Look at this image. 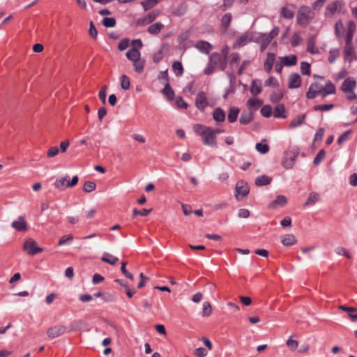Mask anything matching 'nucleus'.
<instances>
[{
    "label": "nucleus",
    "mask_w": 357,
    "mask_h": 357,
    "mask_svg": "<svg viewBox=\"0 0 357 357\" xmlns=\"http://www.w3.org/2000/svg\"><path fill=\"white\" fill-rule=\"evenodd\" d=\"M315 13L312 8L307 6H301L298 8L296 15V22L298 24L307 26L314 19Z\"/></svg>",
    "instance_id": "1"
},
{
    "label": "nucleus",
    "mask_w": 357,
    "mask_h": 357,
    "mask_svg": "<svg viewBox=\"0 0 357 357\" xmlns=\"http://www.w3.org/2000/svg\"><path fill=\"white\" fill-rule=\"evenodd\" d=\"M226 65L225 59H223L218 53H213L210 56V62L204 70V73L206 75L211 74L217 67H219L221 70H224Z\"/></svg>",
    "instance_id": "2"
},
{
    "label": "nucleus",
    "mask_w": 357,
    "mask_h": 357,
    "mask_svg": "<svg viewBox=\"0 0 357 357\" xmlns=\"http://www.w3.org/2000/svg\"><path fill=\"white\" fill-rule=\"evenodd\" d=\"M298 151L296 149H289L284 153V159L282 165L287 169H291L298 155Z\"/></svg>",
    "instance_id": "3"
},
{
    "label": "nucleus",
    "mask_w": 357,
    "mask_h": 357,
    "mask_svg": "<svg viewBox=\"0 0 357 357\" xmlns=\"http://www.w3.org/2000/svg\"><path fill=\"white\" fill-rule=\"evenodd\" d=\"M250 192V188L244 181L237 182L235 188V197L237 200H241L248 196Z\"/></svg>",
    "instance_id": "4"
},
{
    "label": "nucleus",
    "mask_w": 357,
    "mask_h": 357,
    "mask_svg": "<svg viewBox=\"0 0 357 357\" xmlns=\"http://www.w3.org/2000/svg\"><path fill=\"white\" fill-rule=\"evenodd\" d=\"M23 249L28 255H34L43 252V248L37 245L36 241L32 238H27L23 245Z\"/></svg>",
    "instance_id": "5"
},
{
    "label": "nucleus",
    "mask_w": 357,
    "mask_h": 357,
    "mask_svg": "<svg viewBox=\"0 0 357 357\" xmlns=\"http://www.w3.org/2000/svg\"><path fill=\"white\" fill-rule=\"evenodd\" d=\"M324 86L318 82L312 83L308 91L307 92L306 96L309 99L315 98L317 95H321L323 96Z\"/></svg>",
    "instance_id": "6"
},
{
    "label": "nucleus",
    "mask_w": 357,
    "mask_h": 357,
    "mask_svg": "<svg viewBox=\"0 0 357 357\" xmlns=\"http://www.w3.org/2000/svg\"><path fill=\"white\" fill-rule=\"evenodd\" d=\"M202 139L205 145L210 146H215L217 145L216 138L214 137V133L212 129L208 128L205 131L202 132Z\"/></svg>",
    "instance_id": "7"
},
{
    "label": "nucleus",
    "mask_w": 357,
    "mask_h": 357,
    "mask_svg": "<svg viewBox=\"0 0 357 357\" xmlns=\"http://www.w3.org/2000/svg\"><path fill=\"white\" fill-rule=\"evenodd\" d=\"M208 105V102L206 99V93L203 91L199 92L195 99V106L201 111H204V109Z\"/></svg>",
    "instance_id": "8"
},
{
    "label": "nucleus",
    "mask_w": 357,
    "mask_h": 357,
    "mask_svg": "<svg viewBox=\"0 0 357 357\" xmlns=\"http://www.w3.org/2000/svg\"><path fill=\"white\" fill-rule=\"evenodd\" d=\"M12 227L18 231H26L27 223L23 216H19L17 219L12 222Z\"/></svg>",
    "instance_id": "9"
},
{
    "label": "nucleus",
    "mask_w": 357,
    "mask_h": 357,
    "mask_svg": "<svg viewBox=\"0 0 357 357\" xmlns=\"http://www.w3.org/2000/svg\"><path fill=\"white\" fill-rule=\"evenodd\" d=\"M301 84V76L297 73H291L289 76L288 86L289 89H296Z\"/></svg>",
    "instance_id": "10"
},
{
    "label": "nucleus",
    "mask_w": 357,
    "mask_h": 357,
    "mask_svg": "<svg viewBox=\"0 0 357 357\" xmlns=\"http://www.w3.org/2000/svg\"><path fill=\"white\" fill-rule=\"evenodd\" d=\"M344 56L345 60L351 62L355 57V51L353 44H345L344 48Z\"/></svg>",
    "instance_id": "11"
},
{
    "label": "nucleus",
    "mask_w": 357,
    "mask_h": 357,
    "mask_svg": "<svg viewBox=\"0 0 357 357\" xmlns=\"http://www.w3.org/2000/svg\"><path fill=\"white\" fill-rule=\"evenodd\" d=\"M66 328L63 326H55L48 329L47 334L51 338L56 337L65 332Z\"/></svg>",
    "instance_id": "12"
},
{
    "label": "nucleus",
    "mask_w": 357,
    "mask_h": 357,
    "mask_svg": "<svg viewBox=\"0 0 357 357\" xmlns=\"http://www.w3.org/2000/svg\"><path fill=\"white\" fill-rule=\"evenodd\" d=\"M287 202V199L284 195H278L275 200L271 202L268 204V208H275L278 206H283Z\"/></svg>",
    "instance_id": "13"
},
{
    "label": "nucleus",
    "mask_w": 357,
    "mask_h": 357,
    "mask_svg": "<svg viewBox=\"0 0 357 357\" xmlns=\"http://www.w3.org/2000/svg\"><path fill=\"white\" fill-rule=\"evenodd\" d=\"M290 6L292 8L294 7V5L287 4L282 7L280 9L281 16L287 20L292 19L294 15V11L290 8Z\"/></svg>",
    "instance_id": "14"
},
{
    "label": "nucleus",
    "mask_w": 357,
    "mask_h": 357,
    "mask_svg": "<svg viewBox=\"0 0 357 357\" xmlns=\"http://www.w3.org/2000/svg\"><path fill=\"white\" fill-rule=\"evenodd\" d=\"M356 82L354 79L347 78L342 83L341 89L344 93L351 92L356 87Z\"/></svg>",
    "instance_id": "15"
},
{
    "label": "nucleus",
    "mask_w": 357,
    "mask_h": 357,
    "mask_svg": "<svg viewBox=\"0 0 357 357\" xmlns=\"http://www.w3.org/2000/svg\"><path fill=\"white\" fill-rule=\"evenodd\" d=\"M356 30V25L354 22H349L348 24V29L346 35V43L353 44V37Z\"/></svg>",
    "instance_id": "16"
},
{
    "label": "nucleus",
    "mask_w": 357,
    "mask_h": 357,
    "mask_svg": "<svg viewBox=\"0 0 357 357\" xmlns=\"http://www.w3.org/2000/svg\"><path fill=\"white\" fill-rule=\"evenodd\" d=\"M126 57L130 61H133L141 58L139 50L136 47H132L126 52Z\"/></svg>",
    "instance_id": "17"
},
{
    "label": "nucleus",
    "mask_w": 357,
    "mask_h": 357,
    "mask_svg": "<svg viewBox=\"0 0 357 357\" xmlns=\"http://www.w3.org/2000/svg\"><path fill=\"white\" fill-rule=\"evenodd\" d=\"M196 48H197L199 51L208 54L212 49V45L204 40L198 41L195 45Z\"/></svg>",
    "instance_id": "18"
},
{
    "label": "nucleus",
    "mask_w": 357,
    "mask_h": 357,
    "mask_svg": "<svg viewBox=\"0 0 357 357\" xmlns=\"http://www.w3.org/2000/svg\"><path fill=\"white\" fill-rule=\"evenodd\" d=\"M275 54L268 53L266 59L264 62V70L266 72L269 73L271 70V69L273 68V65L275 61Z\"/></svg>",
    "instance_id": "19"
},
{
    "label": "nucleus",
    "mask_w": 357,
    "mask_h": 357,
    "mask_svg": "<svg viewBox=\"0 0 357 357\" xmlns=\"http://www.w3.org/2000/svg\"><path fill=\"white\" fill-rule=\"evenodd\" d=\"M340 6V3L337 1L330 3L326 8V15H333L337 11V8Z\"/></svg>",
    "instance_id": "20"
},
{
    "label": "nucleus",
    "mask_w": 357,
    "mask_h": 357,
    "mask_svg": "<svg viewBox=\"0 0 357 357\" xmlns=\"http://www.w3.org/2000/svg\"><path fill=\"white\" fill-rule=\"evenodd\" d=\"M280 59L282 63L287 66H294L297 62V57L294 54L281 57Z\"/></svg>",
    "instance_id": "21"
},
{
    "label": "nucleus",
    "mask_w": 357,
    "mask_h": 357,
    "mask_svg": "<svg viewBox=\"0 0 357 357\" xmlns=\"http://www.w3.org/2000/svg\"><path fill=\"white\" fill-rule=\"evenodd\" d=\"M282 243L284 246H291L296 243V238L293 234H285L282 237Z\"/></svg>",
    "instance_id": "22"
},
{
    "label": "nucleus",
    "mask_w": 357,
    "mask_h": 357,
    "mask_svg": "<svg viewBox=\"0 0 357 357\" xmlns=\"http://www.w3.org/2000/svg\"><path fill=\"white\" fill-rule=\"evenodd\" d=\"M261 82L259 79H254L252 82L251 87H250V93L256 96L261 92Z\"/></svg>",
    "instance_id": "23"
},
{
    "label": "nucleus",
    "mask_w": 357,
    "mask_h": 357,
    "mask_svg": "<svg viewBox=\"0 0 357 357\" xmlns=\"http://www.w3.org/2000/svg\"><path fill=\"white\" fill-rule=\"evenodd\" d=\"M273 115L276 118L285 119L287 117L285 114V107L282 104L278 105L273 111Z\"/></svg>",
    "instance_id": "24"
},
{
    "label": "nucleus",
    "mask_w": 357,
    "mask_h": 357,
    "mask_svg": "<svg viewBox=\"0 0 357 357\" xmlns=\"http://www.w3.org/2000/svg\"><path fill=\"white\" fill-rule=\"evenodd\" d=\"M167 48L168 47L167 45H162L158 51L154 53L153 60L155 63H157L162 60L164 52L167 50Z\"/></svg>",
    "instance_id": "25"
},
{
    "label": "nucleus",
    "mask_w": 357,
    "mask_h": 357,
    "mask_svg": "<svg viewBox=\"0 0 357 357\" xmlns=\"http://www.w3.org/2000/svg\"><path fill=\"white\" fill-rule=\"evenodd\" d=\"M68 181L66 177L57 178L54 182V187L59 190H64L68 186L66 185Z\"/></svg>",
    "instance_id": "26"
},
{
    "label": "nucleus",
    "mask_w": 357,
    "mask_h": 357,
    "mask_svg": "<svg viewBox=\"0 0 357 357\" xmlns=\"http://www.w3.org/2000/svg\"><path fill=\"white\" fill-rule=\"evenodd\" d=\"M213 119L218 122H222L225 119V113L221 108H216L213 113Z\"/></svg>",
    "instance_id": "27"
},
{
    "label": "nucleus",
    "mask_w": 357,
    "mask_h": 357,
    "mask_svg": "<svg viewBox=\"0 0 357 357\" xmlns=\"http://www.w3.org/2000/svg\"><path fill=\"white\" fill-rule=\"evenodd\" d=\"M262 103L263 102L261 100L252 98H250L248 100L247 106L250 109H257L262 105Z\"/></svg>",
    "instance_id": "28"
},
{
    "label": "nucleus",
    "mask_w": 357,
    "mask_h": 357,
    "mask_svg": "<svg viewBox=\"0 0 357 357\" xmlns=\"http://www.w3.org/2000/svg\"><path fill=\"white\" fill-rule=\"evenodd\" d=\"M164 28V24L160 22H156L148 28V31L151 34H158Z\"/></svg>",
    "instance_id": "29"
},
{
    "label": "nucleus",
    "mask_w": 357,
    "mask_h": 357,
    "mask_svg": "<svg viewBox=\"0 0 357 357\" xmlns=\"http://www.w3.org/2000/svg\"><path fill=\"white\" fill-rule=\"evenodd\" d=\"M132 62V65L134 66L135 70L138 73H141L144 70L145 61L141 58L135 60Z\"/></svg>",
    "instance_id": "30"
},
{
    "label": "nucleus",
    "mask_w": 357,
    "mask_h": 357,
    "mask_svg": "<svg viewBox=\"0 0 357 357\" xmlns=\"http://www.w3.org/2000/svg\"><path fill=\"white\" fill-rule=\"evenodd\" d=\"M231 18H232V16H231V13H226L222 17L221 25H222V27L224 29L225 32L227 31V30L229 26V24L231 21Z\"/></svg>",
    "instance_id": "31"
},
{
    "label": "nucleus",
    "mask_w": 357,
    "mask_h": 357,
    "mask_svg": "<svg viewBox=\"0 0 357 357\" xmlns=\"http://www.w3.org/2000/svg\"><path fill=\"white\" fill-rule=\"evenodd\" d=\"M101 260L110 265H114L119 259L116 257H114L109 253H104L101 257Z\"/></svg>",
    "instance_id": "32"
},
{
    "label": "nucleus",
    "mask_w": 357,
    "mask_h": 357,
    "mask_svg": "<svg viewBox=\"0 0 357 357\" xmlns=\"http://www.w3.org/2000/svg\"><path fill=\"white\" fill-rule=\"evenodd\" d=\"M238 113H239V109L236 107H231L229 112V114H228V121L230 122V123H234L236 121L237 119V117H238Z\"/></svg>",
    "instance_id": "33"
},
{
    "label": "nucleus",
    "mask_w": 357,
    "mask_h": 357,
    "mask_svg": "<svg viewBox=\"0 0 357 357\" xmlns=\"http://www.w3.org/2000/svg\"><path fill=\"white\" fill-rule=\"evenodd\" d=\"M159 14H160L159 10L152 11L142 20V23L144 24H147L152 22L159 15Z\"/></svg>",
    "instance_id": "34"
},
{
    "label": "nucleus",
    "mask_w": 357,
    "mask_h": 357,
    "mask_svg": "<svg viewBox=\"0 0 357 357\" xmlns=\"http://www.w3.org/2000/svg\"><path fill=\"white\" fill-rule=\"evenodd\" d=\"M271 178L267 176L263 175L256 178L255 184L257 186H263L270 184Z\"/></svg>",
    "instance_id": "35"
},
{
    "label": "nucleus",
    "mask_w": 357,
    "mask_h": 357,
    "mask_svg": "<svg viewBox=\"0 0 357 357\" xmlns=\"http://www.w3.org/2000/svg\"><path fill=\"white\" fill-rule=\"evenodd\" d=\"M307 51L311 54H316L318 52V50L315 48V40L313 36H310L308 38Z\"/></svg>",
    "instance_id": "36"
},
{
    "label": "nucleus",
    "mask_w": 357,
    "mask_h": 357,
    "mask_svg": "<svg viewBox=\"0 0 357 357\" xmlns=\"http://www.w3.org/2000/svg\"><path fill=\"white\" fill-rule=\"evenodd\" d=\"M249 41L248 34L243 33L239 36L234 44V47H238L245 45Z\"/></svg>",
    "instance_id": "37"
},
{
    "label": "nucleus",
    "mask_w": 357,
    "mask_h": 357,
    "mask_svg": "<svg viewBox=\"0 0 357 357\" xmlns=\"http://www.w3.org/2000/svg\"><path fill=\"white\" fill-rule=\"evenodd\" d=\"M252 119V114L251 112H243L240 116L239 122L243 125L249 123Z\"/></svg>",
    "instance_id": "38"
},
{
    "label": "nucleus",
    "mask_w": 357,
    "mask_h": 357,
    "mask_svg": "<svg viewBox=\"0 0 357 357\" xmlns=\"http://www.w3.org/2000/svg\"><path fill=\"white\" fill-rule=\"evenodd\" d=\"M335 93V87L333 83L328 82L325 86H324L323 97H326L329 94Z\"/></svg>",
    "instance_id": "39"
},
{
    "label": "nucleus",
    "mask_w": 357,
    "mask_h": 357,
    "mask_svg": "<svg viewBox=\"0 0 357 357\" xmlns=\"http://www.w3.org/2000/svg\"><path fill=\"white\" fill-rule=\"evenodd\" d=\"M320 199V195L317 192H311L305 203V206H309L315 204Z\"/></svg>",
    "instance_id": "40"
},
{
    "label": "nucleus",
    "mask_w": 357,
    "mask_h": 357,
    "mask_svg": "<svg viewBox=\"0 0 357 357\" xmlns=\"http://www.w3.org/2000/svg\"><path fill=\"white\" fill-rule=\"evenodd\" d=\"M96 188V184L93 181H86L83 186V190L86 192L89 193L95 190Z\"/></svg>",
    "instance_id": "41"
},
{
    "label": "nucleus",
    "mask_w": 357,
    "mask_h": 357,
    "mask_svg": "<svg viewBox=\"0 0 357 357\" xmlns=\"http://www.w3.org/2000/svg\"><path fill=\"white\" fill-rule=\"evenodd\" d=\"M162 93L167 96L169 100H172L174 96V92L170 87L169 84L167 83L165 88L162 89Z\"/></svg>",
    "instance_id": "42"
},
{
    "label": "nucleus",
    "mask_w": 357,
    "mask_h": 357,
    "mask_svg": "<svg viewBox=\"0 0 357 357\" xmlns=\"http://www.w3.org/2000/svg\"><path fill=\"white\" fill-rule=\"evenodd\" d=\"M305 119V114L297 116L296 119H294L291 121V122L290 123V127L295 128V127H297V126L301 125L302 123H303Z\"/></svg>",
    "instance_id": "43"
},
{
    "label": "nucleus",
    "mask_w": 357,
    "mask_h": 357,
    "mask_svg": "<svg viewBox=\"0 0 357 357\" xmlns=\"http://www.w3.org/2000/svg\"><path fill=\"white\" fill-rule=\"evenodd\" d=\"M130 83L129 78L125 75H123L121 76V86L123 90H128L130 89Z\"/></svg>",
    "instance_id": "44"
},
{
    "label": "nucleus",
    "mask_w": 357,
    "mask_h": 357,
    "mask_svg": "<svg viewBox=\"0 0 357 357\" xmlns=\"http://www.w3.org/2000/svg\"><path fill=\"white\" fill-rule=\"evenodd\" d=\"M326 157V152L324 149H321L319 151V152L317 153V155L315 156L313 164L314 165H318L321 163V162Z\"/></svg>",
    "instance_id": "45"
},
{
    "label": "nucleus",
    "mask_w": 357,
    "mask_h": 357,
    "mask_svg": "<svg viewBox=\"0 0 357 357\" xmlns=\"http://www.w3.org/2000/svg\"><path fill=\"white\" fill-rule=\"evenodd\" d=\"M256 149L259 153L265 154L269 151V146L267 144H264L262 142L257 143L256 144Z\"/></svg>",
    "instance_id": "46"
},
{
    "label": "nucleus",
    "mask_w": 357,
    "mask_h": 357,
    "mask_svg": "<svg viewBox=\"0 0 357 357\" xmlns=\"http://www.w3.org/2000/svg\"><path fill=\"white\" fill-rule=\"evenodd\" d=\"M73 240V236L72 234L65 235L60 238L59 241V245L62 246L66 243H70Z\"/></svg>",
    "instance_id": "47"
},
{
    "label": "nucleus",
    "mask_w": 357,
    "mask_h": 357,
    "mask_svg": "<svg viewBox=\"0 0 357 357\" xmlns=\"http://www.w3.org/2000/svg\"><path fill=\"white\" fill-rule=\"evenodd\" d=\"M261 114L265 117H270L273 113V109L270 105H265L261 109Z\"/></svg>",
    "instance_id": "48"
},
{
    "label": "nucleus",
    "mask_w": 357,
    "mask_h": 357,
    "mask_svg": "<svg viewBox=\"0 0 357 357\" xmlns=\"http://www.w3.org/2000/svg\"><path fill=\"white\" fill-rule=\"evenodd\" d=\"M67 220L69 224L75 225L79 222V217L76 213H71L68 215Z\"/></svg>",
    "instance_id": "49"
},
{
    "label": "nucleus",
    "mask_w": 357,
    "mask_h": 357,
    "mask_svg": "<svg viewBox=\"0 0 357 357\" xmlns=\"http://www.w3.org/2000/svg\"><path fill=\"white\" fill-rule=\"evenodd\" d=\"M264 84L266 86H273V87L279 86L278 81L274 77H270L268 79H267L265 81Z\"/></svg>",
    "instance_id": "50"
},
{
    "label": "nucleus",
    "mask_w": 357,
    "mask_h": 357,
    "mask_svg": "<svg viewBox=\"0 0 357 357\" xmlns=\"http://www.w3.org/2000/svg\"><path fill=\"white\" fill-rule=\"evenodd\" d=\"M102 24L106 27H114L116 25V20L113 17H105Z\"/></svg>",
    "instance_id": "51"
},
{
    "label": "nucleus",
    "mask_w": 357,
    "mask_h": 357,
    "mask_svg": "<svg viewBox=\"0 0 357 357\" xmlns=\"http://www.w3.org/2000/svg\"><path fill=\"white\" fill-rule=\"evenodd\" d=\"M283 97V93L280 91L273 92L271 95V100L273 102H277L280 101Z\"/></svg>",
    "instance_id": "52"
},
{
    "label": "nucleus",
    "mask_w": 357,
    "mask_h": 357,
    "mask_svg": "<svg viewBox=\"0 0 357 357\" xmlns=\"http://www.w3.org/2000/svg\"><path fill=\"white\" fill-rule=\"evenodd\" d=\"M301 72L303 75L310 74V65L307 62H302L301 63Z\"/></svg>",
    "instance_id": "53"
},
{
    "label": "nucleus",
    "mask_w": 357,
    "mask_h": 357,
    "mask_svg": "<svg viewBox=\"0 0 357 357\" xmlns=\"http://www.w3.org/2000/svg\"><path fill=\"white\" fill-rule=\"evenodd\" d=\"M59 149L56 146L50 147L47 151V156L49 158H54L58 155Z\"/></svg>",
    "instance_id": "54"
},
{
    "label": "nucleus",
    "mask_w": 357,
    "mask_h": 357,
    "mask_svg": "<svg viewBox=\"0 0 357 357\" xmlns=\"http://www.w3.org/2000/svg\"><path fill=\"white\" fill-rule=\"evenodd\" d=\"M186 10H187V6L182 5L175 9V10L173 12V15L175 16H181L185 13Z\"/></svg>",
    "instance_id": "55"
},
{
    "label": "nucleus",
    "mask_w": 357,
    "mask_h": 357,
    "mask_svg": "<svg viewBox=\"0 0 357 357\" xmlns=\"http://www.w3.org/2000/svg\"><path fill=\"white\" fill-rule=\"evenodd\" d=\"M107 86L106 85H104L102 86L100 91H99V93H98V97L100 99V100L102 101V102L103 104H105L106 103V92H107Z\"/></svg>",
    "instance_id": "56"
},
{
    "label": "nucleus",
    "mask_w": 357,
    "mask_h": 357,
    "mask_svg": "<svg viewBox=\"0 0 357 357\" xmlns=\"http://www.w3.org/2000/svg\"><path fill=\"white\" fill-rule=\"evenodd\" d=\"M144 10H149L157 4L155 0H145L141 3Z\"/></svg>",
    "instance_id": "57"
},
{
    "label": "nucleus",
    "mask_w": 357,
    "mask_h": 357,
    "mask_svg": "<svg viewBox=\"0 0 357 357\" xmlns=\"http://www.w3.org/2000/svg\"><path fill=\"white\" fill-rule=\"evenodd\" d=\"M172 68L174 69V70L178 71L176 73L177 75H181L183 72V68L182 64L179 61H174L172 64Z\"/></svg>",
    "instance_id": "58"
},
{
    "label": "nucleus",
    "mask_w": 357,
    "mask_h": 357,
    "mask_svg": "<svg viewBox=\"0 0 357 357\" xmlns=\"http://www.w3.org/2000/svg\"><path fill=\"white\" fill-rule=\"evenodd\" d=\"M195 355L197 357H205L208 354V351L203 347H199L195 350Z\"/></svg>",
    "instance_id": "59"
},
{
    "label": "nucleus",
    "mask_w": 357,
    "mask_h": 357,
    "mask_svg": "<svg viewBox=\"0 0 357 357\" xmlns=\"http://www.w3.org/2000/svg\"><path fill=\"white\" fill-rule=\"evenodd\" d=\"M335 252L337 255H344L348 259L351 257V255L346 250L345 248L342 247H337L335 250Z\"/></svg>",
    "instance_id": "60"
},
{
    "label": "nucleus",
    "mask_w": 357,
    "mask_h": 357,
    "mask_svg": "<svg viewBox=\"0 0 357 357\" xmlns=\"http://www.w3.org/2000/svg\"><path fill=\"white\" fill-rule=\"evenodd\" d=\"M129 42H130L129 39H128V38H124V39L121 40L120 41V43H119L118 49L120 51H123V50H126L129 45Z\"/></svg>",
    "instance_id": "61"
},
{
    "label": "nucleus",
    "mask_w": 357,
    "mask_h": 357,
    "mask_svg": "<svg viewBox=\"0 0 357 357\" xmlns=\"http://www.w3.org/2000/svg\"><path fill=\"white\" fill-rule=\"evenodd\" d=\"M89 33L93 38H96L98 35L97 29H96L93 23L92 22H90L89 23Z\"/></svg>",
    "instance_id": "62"
},
{
    "label": "nucleus",
    "mask_w": 357,
    "mask_h": 357,
    "mask_svg": "<svg viewBox=\"0 0 357 357\" xmlns=\"http://www.w3.org/2000/svg\"><path fill=\"white\" fill-rule=\"evenodd\" d=\"M176 104L178 107L182 109H186L188 107V104L183 100L181 97H177L176 98Z\"/></svg>",
    "instance_id": "63"
},
{
    "label": "nucleus",
    "mask_w": 357,
    "mask_h": 357,
    "mask_svg": "<svg viewBox=\"0 0 357 357\" xmlns=\"http://www.w3.org/2000/svg\"><path fill=\"white\" fill-rule=\"evenodd\" d=\"M209 127H206L200 124H196L194 126V130L197 134L202 136V132L205 131L206 129H208Z\"/></svg>",
    "instance_id": "64"
}]
</instances>
